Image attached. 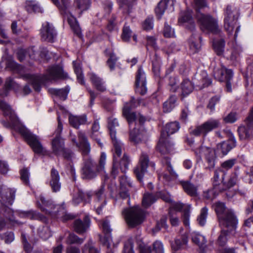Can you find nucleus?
<instances>
[{"instance_id": "1", "label": "nucleus", "mask_w": 253, "mask_h": 253, "mask_svg": "<svg viewBox=\"0 0 253 253\" xmlns=\"http://www.w3.org/2000/svg\"><path fill=\"white\" fill-rule=\"evenodd\" d=\"M0 109L3 111L4 116H9L10 120L9 126L14 128L22 136L33 152L37 154L44 155L46 151L39 137L19 124L18 118L10 106L0 100Z\"/></svg>"}, {"instance_id": "2", "label": "nucleus", "mask_w": 253, "mask_h": 253, "mask_svg": "<svg viewBox=\"0 0 253 253\" xmlns=\"http://www.w3.org/2000/svg\"><path fill=\"white\" fill-rule=\"evenodd\" d=\"M79 142L75 138L72 141L76 144L84 156V166L82 169V177L84 179H91L95 178L100 171L97 170V167L94 161L89 156L91 147L85 134L81 132L78 133Z\"/></svg>"}, {"instance_id": "3", "label": "nucleus", "mask_w": 253, "mask_h": 253, "mask_svg": "<svg viewBox=\"0 0 253 253\" xmlns=\"http://www.w3.org/2000/svg\"><path fill=\"white\" fill-rule=\"evenodd\" d=\"M23 78L32 85L36 91H39L41 85L46 82L65 79L67 78V74L60 66L53 65L49 67L43 75L26 74Z\"/></svg>"}, {"instance_id": "4", "label": "nucleus", "mask_w": 253, "mask_h": 253, "mask_svg": "<svg viewBox=\"0 0 253 253\" xmlns=\"http://www.w3.org/2000/svg\"><path fill=\"white\" fill-rule=\"evenodd\" d=\"M214 210L221 228L227 227L231 229L236 228L237 218L231 210L226 208L224 203L220 202L215 203Z\"/></svg>"}, {"instance_id": "5", "label": "nucleus", "mask_w": 253, "mask_h": 253, "mask_svg": "<svg viewBox=\"0 0 253 253\" xmlns=\"http://www.w3.org/2000/svg\"><path fill=\"white\" fill-rule=\"evenodd\" d=\"M141 100L135 99L134 97H131L130 100L126 102L123 109V115L127 120L129 126L136 121H138L140 125H143L145 122V118L139 113L132 111V109L135 108L139 105Z\"/></svg>"}, {"instance_id": "6", "label": "nucleus", "mask_w": 253, "mask_h": 253, "mask_svg": "<svg viewBox=\"0 0 253 253\" xmlns=\"http://www.w3.org/2000/svg\"><path fill=\"white\" fill-rule=\"evenodd\" d=\"M200 28L203 32L213 34H219L221 30L216 18L209 14H204L198 12L196 15Z\"/></svg>"}, {"instance_id": "7", "label": "nucleus", "mask_w": 253, "mask_h": 253, "mask_svg": "<svg viewBox=\"0 0 253 253\" xmlns=\"http://www.w3.org/2000/svg\"><path fill=\"white\" fill-rule=\"evenodd\" d=\"M221 126L219 120L211 118L201 125L197 126L193 128H190L189 133L195 136H207L212 130L219 128Z\"/></svg>"}, {"instance_id": "8", "label": "nucleus", "mask_w": 253, "mask_h": 253, "mask_svg": "<svg viewBox=\"0 0 253 253\" xmlns=\"http://www.w3.org/2000/svg\"><path fill=\"white\" fill-rule=\"evenodd\" d=\"M122 214L130 227H135L143 222L144 211L139 207L125 209L123 211Z\"/></svg>"}, {"instance_id": "9", "label": "nucleus", "mask_w": 253, "mask_h": 253, "mask_svg": "<svg viewBox=\"0 0 253 253\" xmlns=\"http://www.w3.org/2000/svg\"><path fill=\"white\" fill-rule=\"evenodd\" d=\"M239 17L238 10L231 6H227L225 13L224 28L229 34H232Z\"/></svg>"}, {"instance_id": "10", "label": "nucleus", "mask_w": 253, "mask_h": 253, "mask_svg": "<svg viewBox=\"0 0 253 253\" xmlns=\"http://www.w3.org/2000/svg\"><path fill=\"white\" fill-rule=\"evenodd\" d=\"M214 76L216 79L221 82L225 83V88L227 92L232 91V81L233 72L231 69L222 66L220 68L214 71Z\"/></svg>"}, {"instance_id": "11", "label": "nucleus", "mask_w": 253, "mask_h": 253, "mask_svg": "<svg viewBox=\"0 0 253 253\" xmlns=\"http://www.w3.org/2000/svg\"><path fill=\"white\" fill-rule=\"evenodd\" d=\"M238 131L241 139H248L253 136V107L244 121V125L240 126Z\"/></svg>"}, {"instance_id": "12", "label": "nucleus", "mask_w": 253, "mask_h": 253, "mask_svg": "<svg viewBox=\"0 0 253 253\" xmlns=\"http://www.w3.org/2000/svg\"><path fill=\"white\" fill-rule=\"evenodd\" d=\"M0 231L9 228L10 223L15 222L13 212L7 206H2L0 211Z\"/></svg>"}, {"instance_id": "13", "label": "nucleus", "mask_w": 253, "mask_h": 253, "mask_svg": "<svg viewBox=\"0 0 253 253\" xmlns=\"http://www.w3.org/2000/svg\"><path fill=\"white\" fill-rule=\"evenodd\" d=\"M157 149L162 154H169L172 152L174 149L173 143L169 138H168V135L164 131L161 132Z\"/></svg>"}, {"instance_id": "14", "label": "nucleus", "mask_w": 253, "mask_h": 253, "mask_svg": "<svg viewBox=\"0 0 253 253\" xmlns=\"http://www.w3.org/2000/svg\"><path fill=\"white\" fill-rule=\"evenodd\" d=\"M40 36L42 41L53 42L57 36V33L54 27L48 22L42 25L40 30Z\"/></svg>"}, {"instance_id": "15", "label": "nucleus", "mask_w": 253, "mask_h": 253, "mask_svg": "<svg viewBox=\"0 0 253 253\" xmlns=\"http://www.w3.org/2000/svg\"><path fill=\"white\" fill-rule=\"evenodd\" d=\"M62 130V125L61 122L58 120L57 128L56 129L54 134L55 138L52 141V149L53 152L56 155H60L62 151H63L64 142L60 137V134Z\"/></svg>"}, {"instance_id": "16", "label": "nucleus", "mask_w": 253, "mask_h": 253, "mask_svg": "<svg viewBox=\"0 0 253 253\" xmlns=\"http://www.w3.org/2000/svg\"><path fill=\"white\" fill-rule=\"evenodd\" d=\"M149 159L148 155L144 152H142L139 158V165L134 169V173L139 181H141L143 175L146 171Z\"/></svg>"}, {"instance_id": "17", "label": "nucleus", "mask_w": 253, "mask_h": 253, "mask_svg": "<svg viewBox=\"0 0 253 253\" xmlns=\"http://www.w3.org/2000/svg\"><path fill=\"white\" fill-rule=\"evenodd\" d=\"M148 138L146 130L143 128H134L130 130L129 139L130 142L136 145L145 142Z\"/></svg>"}, {"instance_id": "18", "label": "nucleus", "mask_w": 253, "mask_h": 253, "mask_svg": "<svg viewBox=\"0 0 253 253\" xmlns=\"http://www.w3.org/2000/svg\"><path fill=\"white\" fill-rule=\"evenodd\" d=\"M163 163L165 170L159 174V178H163L166 181H170L177 178L178 175L173 170L170 164V159L169 158H165Z\"/></svg>"}, {"instance_id": "19", "label": "nucleus", "mask_w": 253, "mask_h": 253, "mask_svg": "<svg viewBox=\"0 0 253 253\" xmlns=\"http://www.w3.org/2000/svg\"><path fill=\"white\" fill-rule=\"evenodd\" d=\"M120 189L118 196L120 198L125 199L129 197L128 193L129 188L131 187L132 185L130 180L127 176L123 174L119 177Z\"/></svg>"}, {"instance_id": "20", "label": "nucleus", "mask_w": 253, "mask_h": 253, "mask_svg": "<svg viewBox=\"0 0 253 253\" xmlns=\"http://www.w3.org/2000/svg\"><path fill=\"white\" fill-rule=\"evenodd\" d=\"M49 185L53 192H57L60 190L61 184L60 182L59 174L54 168H52L50 171Z\"/></svg>"}, {"instance_id": "21", "label": "nucleus", "mask_w": 253, "mask_h": 253, "mask_svg": "<svg viewBox=\"0 0 253 253\" xmlns=\"http://www.w3.org/2000/svg\"><path fill=\"white\" fill-rule=\"evenodd\" d=\"M16 190L7 188L3 189L0 187V196L2 202L6 205H11L15 199Z\"/></svg>"}, {"instance_id": "22", "label": "nucleus", "mask_w": 253, "mask_h": 253, "mask_svg": "<svg viewBox=\"0 0 253 253\" xmlns=\"http://www.w3.org/2000/svg\"><path fill=\"white\" fill-rule=\"evenodd\" d=\"M89 225V218L86 216L84 218L83 220L80 219L75 220L74 222L73 228L76 232L79 234H82L87 231Z\"/></svg>"}, {"instance_id": "23", "label": "nucleus", "mask_w": 253, "mask_h": 253, "mask_svg": "<svg viewBox=\"0 0 253 253\" xmlns=\"http://www.w3.org/2000/svg\"><path fill=\"white\" fill-rule=\"evenodd\" d=\"M61 14L63 15L64 18L67 19L69 25L74 33L79 36L81 34V31L76 18L73 16L69 10L66 11L65 13Z\"/></svg>"}, {"instance_id": "24", "label": "nucleus", "mask_w": 253, "mask_h": 253, "mask_svg": "<svg viewBox=\"0 0 253 253\" xmlns=\"http://www.w3.org/2000/svg\"><path fill=\"white\" fill-rule=\"evenodd\" d=\"M187 243V236L185 234L182 235L179 238H176L174 241L170 242L171 249L174 251L186 249Z\"/></svg>"}, {"instance_id": "25", "label": "nucleus", "mask_w": 253, "mask_h": 253, "mask_svg": "<svg viewBox=\"0 0 253 253\" xmlns=\"http://www.w3.org/2000/svg\"><path fill=\"white\" fill-rule=\"evenodd\" d=\"M178 22L181 23H185L187 28L191 31L195 29V24L192 18V13L190 11H187L181 13Z\"/></svg>"}, {"instance_id": "26", "label": "nucleus", "mask_w": 253, "mask_h": 253, "mask_svg": "<svg viewBox=\"0 0 253 253\" xmlns=\"http://www.w3.org/2000/svg\"><path fill=\"white\" fill-rule=\"evenodd\" d=\"M89 79L93 86L98 91L104 92L106 90V87L102 79L95 74L89 75Z\"/></svg>"}, {"instance_id": "27", "label": "nucleus", "mask_w": 253, "mask_h": 253, "mask_svg": "<svg viewBox=\"0 0 253 253\" xmlns=\"http://www.w3.org/2000/svg\"><path fill=\"white\" fill-rule=\"evenodd\" d=\"M90 0H74L75 11L81 16L84 11L86 10L90 6Z\"/></svg>"}, {"instance_id": "28", "label": "nucleus", "mask_w": 253, "mask_h": 253, "mask_svg": "<svg viewBox=\"0 0 253 253\" xmlns=\"http://www.w3.org/2000/svg\"><path fill=\"white\" fill-rule=\"evenodd\" d=\"M180 185L182 186L184 192L188 195L195 197L197 196V186L192 183L189 181H181Z\"/></svg>"}, {"instance_id": "29", "label": "nucleus", "mask_w": 253, "mask_h": 253, "mask_svg": "<svg viewBox=\"0 0 253 253\" xmlns=\"http://www.w3.org/2000/svg\"><path fill=\"white\" fill-rule=\"evenodd\" d=\"M20 216L32 220H39L43 222L46 221V218L44 216L33 210L22 211L20 213Z\"/></svg>"}, {"instance_id": "30", "label": "nucleus", "mask_w": 253, "mask_h": 253, "mask_svg": "<svg viewBox=\"0 0 253 253\" xmlns=\"http://www.w3.org/2000/svg\"><path fill=\"white\" fill-rule=\"evenodd\" d=\"M222 179L223 187L219 189V191L220 192L229 189L236 185L238 182V174L236 172L231 173L227 181H223V177H222Z\"/></svg>"}, {"instance_id": "31", "label": "nucleus", "mask_w": 253, "mask_h": 253, "mask_svg": "<svg viewBox=\"0 0 253 253\" xmlns=\"http://www.w3.org/2000/svg\"><path fill=\"white\" fill-rule=\"evenodd\" d=\"M70 124L74 127L78 128L81 125L85 124L87 121L86 116L84 115L81 116H70L69 118Z\"/></svg>"}, {"instance_id": "32", "label": "nucleus", "mask_w": 253, "mask_h": 253, "mask_svg": "<svg viewBox=\"0 0 253 253\" xmlns=\"http://www.w3.org/2000/svg\"><path fill=\"white\" fill-rule=\"evenodd\" d=\"M93 194L90 192L84 193L82 191L79 190L77 197H75L73 199V202L76 205H78L82 201L89 202Z\"/></svg>"}, {"instance_id": "33", "label": "nucleus", "mask_w": 253, "mask_h": 253, "mask_svg": "<svg viewBox=\"0 0 253 253\" xmlns=\"http://www.w3.org/2000/svg\"><path fill=\"white\" fill-rule=\"evenodd\" d=\"M201 41V37L193 34L189 41L190 49L193 53L198 51L200 48V42Z\"/></svg>"}, {"instance_id": "34", "label": "nucleus", "mask_w": 253, "mask_h": 253, "mask_svg": "<svg viewBox=\"0 0 253 253\" xmlns=\"http://www.w3.org/2000/svg\"><path fill=\"white\" fill-rule=\"evenodd\" d=\"M116 0L119 5V8L122 9L123 13L128 14L130 12L134 4V1L132 0Z\"/></svg>"}, {"instance_id": "35", "label": "nucleus", "mask_w": 253, "mask_h": 253, "mask_svg": "<svg viewBox=\"0 0 253 253\" xmlns=\"http://www.w3.org/2000/svg\"><path fill=\"white\" fill-rule=\"evenodd\" d=\"M181 95L183 97L188 95L192 92L193 86L191 81L188 79L184 80L180 84Z\"/></svg>"}, {"instance_id": "36", "label": "nucleus", "mask_w": 253, "mask_h": 253, "mask_svg": "<svg viewBox=\"0 0 253 253\" xmlns=\"http://www.w3.org/2000/svg\"><path fill=\"white\" fill-rule=\"evenodd\" d=\"M179 128L180 126L178 122H170L166 124L164 130H163L162 131H164L168 135V138H169V136L170 134L176 132Z\"/></svg>"}, {"instance_id": "37", "label": "nucleus", "mask_w": 253, "mask_h": 253, "mask_svg": "<svg viewBox=\"0 0 253 253\" xmlns=\"http://www.w3.org/2000/svg\"><path fill=\"white\" fill-rule=\"evenodd\" d=\"M100 128L99 123L95 121L92 125L91 128V134L90 137L95 140L100 147H103V144L100 142V139L98 137L100 132L98 131Z\"/></svg>"}, {"instance_id": "38", "label": "nucleus", "mask_w": 253, "mask_h": 253, "mask_svg": "<svg viewBox=\"0 0 253 253\" xmlns=\"http://www.w3.org/2000/svg\"><path fill=\"white\" fill-rule=\"evenodd\" d=\"M49 91L51 94L58 96L60 99L62 100H65L67 98V95L69 91V88L68 87L61 89L50 88Z\"/></svg>"}, {"instance_id": "39", "label": "nucleus", "mask_w": 253, "mask_h": 253, "mask_svg": "<svg viewBox=\"0 0 253 253\" xmlns=\"http://www.w3.org/2000/svg\"><path fill=\"white\" fill-rule=\"evenodd\" d=\"M152 63V69L155 76H159L160 73V66L161 61L160 57L156 53L151 57Z\"/></svg>"}, {"instance_id": "40", "label": "nucleus", "mask_w": 253, "mask_h": 253, "mask_svg": "<svg viewBox=\"0 0 253 253\" xmlns=\"http://www.w3.org/2000/svg\"><path fill=\"white\" fill-rule=\"evenodd\" d=\"M157 200L156 195L150 193H145L142 201L143 207L147 208L155 203Z\"/></svg>"}, {"instance_id": "41", "label": "nucleus", "mask_w": 253, "mask_h": 253, "mask_svg": "<svg viewBox=\"0 0 253 253\" xmlns=\"http://www.w3.org/2000/svg\"><path fill=\"white\" fill-rule=\"evenodd\" d=\"M199 81V83L197 85L200 88L208 86L211 83V79L208 77L207 72L204 71L201 72Z\"/></svg>"}, {"instance_id": "42", "label": "nucleus", "mask_w": 253, "mask_h": 253, "mask_svg": "<svg viewBox=\"0 0 253 253\" xmlns=\"http://www.w3.org/2000/svg\"><path fill=\"white\" fill-rule=\"evenodd\" d=\"M51 0L58 8L61 13H65L66 11H69L70 5L69 0H61V4L60 3L58 0Z\"/></svg>"}, {"instance_id": "43", "label": "nucleus", "mask_w": 253, "mask_h": 253, "mask_svg": "<svg viewBox=\"0 0 253 253\" xmlns=\"http://www.w3.org/2000/svg\"><path fill=\"white\" fill-rule=\"evenodd\" d=\"M105 52L106 55L109 57V58L107 61V65L110 69L112 71L114 70L115 68V65L118 58L115 54L112 51L106 50Z\"/></svg>"}, {"instance_id": "44", "label": "nucleus", "mask_w": 253, "mask_h": 253, "mask_svg": "<svg viewBox=\"0 0 253 253\" xmlns=\"http://www.w3.org/2000/svg\"><path fill=\"white\" fill-rule=\"evenodd\" d=\"M204 152L206 161L208 163L209 166L213 168L214 166L215 158L214 151L212 149L206 148L204 150Z\"/></svg>"}, {"instance_id": "45", "label": "nucleus", "mask_w": 253, "mask_h": 253, "mask_svg": "<svg viewBox=\"0 0 253 253\" xmlns=\"http://www.w3.org/2000/svg\"><path fill=\"white\" fill-rule=\"evenodd\" d=\"M112 142L114 147V160H118L117 159L120 157L122 153L123 146L121 143L115 137L112 139Z\"/></svg>"}, {"instance_id": "46", "label": "nucleus", "mask_w": 253, "mask_h": 253, "mask_svg": "<svg viewBox=\"0 0 253 253\" xmlns=\"http://www.w3.org/2000/svg\"><path fill=\"white\" fill-rule=\"evenodd\" d=\"M119 126L118 121L116 119L110 118L108 120V128L110 130V134L111 139L116 137V131L115 127Z\"/></svg>"}, {"instance_id": "47", "label": "nucleus", "mask_w": 253, "mask_h": 253, "mask_svg": "<svg viewBox=\"0 0 253 253\" xmlns=\"http://www.w3.org/2000/svg\"><path fill=\"white\" fill-rule=\"evenodd\" d=\"M225 46V41L223 39L213 42V47L215 52L218 55L223 54Z\"/></svg>"}, {"instance_id": "48", "label": "nucleus", "mask_w": 253, "mask_h": 253, "mask_svg": "<svg viewBox=\"0 0 253 253\" xmlns=\"http://www.w3.org/2000/svg\"><path fill=\"white\" fill-rule=\"evenodd\" d=\"M130 163L129 157L126 154H124L123 158L119 163L120 170L123 173H125L128 169V165Z\"/></svg>"}, {"instance_id": "49", "label": "nucleus", "mask_w": 253, "mask_h": 253, "mask_svg": "<svg viewBox=\"0 0 253 253\" xmlns=\"http://www.w3.org/2000/svg\"><path fill=\"white\" fill-rule=\"evenodd\" d=\"M17 84L13 81L11 78H8L6 80L4 84V92L0 93L2 96H5L7 95L8 91L13 88L16 87Z\"/></svg>"}, {"instance_id": "50", "label": "nucleus", "mask_w": 253, "mask_h": 253, "mask_svg": "<svg viewBox=\"0 0 253 253\" xmlns=\"http://www.w3.org/2000/svg\"><path fill=\"white\" fill-rule=\"evenodd\" d=\"M228 230L222 229L220 234L217 240V244L221 247L225 246L228 240Z\"/></svg>"}, {"instance_id": "51", "label": "nucleus", "mask_w": 253, "mask_h": 253, "mask_svg": "<svg viewBox=\"0 0 253 253\" xmlns=\"http://www.w3.org/2000/svg\"><path fill=\"white\" fill-rule=\"evenodd\" d=\"M208 209L206 207L201 209L200 215L197 218V221L200 226H203L205 225L208 215Z\"/></svg>"}, {"instance_id": "52", "label": "nucleus", "mask_w": 253, "mask_h": 253, "mask_svg": "<svg viewBox=\"0 0 253 253\" xmlns=\"http://www.w3.org/2000/svg\"><path fill=\"white\" fill-rule=\"evenodd\" d=\"M166 8L167 2L166 0H161L158 3L155 8V13L158 18L160 19L162 17Z\"/></svg>"}, {"instance_id": "53", "label": "nucleus", "mask_w": 253, "mask_h": 253, "mask_svg": "<svg viewBox=\"0 0 253 253\" xmlns=\"http://www.w3.org/2000/svg\"><path fill=\"white\" fill-rule=\"evenodd\" d=\"M146 83V75L142 68L139 67L136 73L135 84Z\"/></svg>"}, {"instance_id": "54", "label": "nucleus", "mask_w": 253, "mask_h": 253, "mask_svg": "<svg viewBox=\"0 0 253 253\" xmlns=\"http://www.w3.org/2000/svg\"><path fill=\"white\" fill-rule=\"evenodd\" d=\"M106 155L104 152H102L98 161V164L96 165L97 170L101 172H105V165L106 164Z\"/></svg>"}, {"instance_id": "55", "label": "nucleus", "mask_w": 253, "mask_h": 253, "mask_svg": "<svg viewBox=\"0 0 253 253\" xmlns=\"http://www.w3.org/2000/svg\"><path fill=\"white\" fill-rule=\"evenodd\" d=\"M135 91L136 93L141 95H145L147 91L146 83L135 84Z\"/></svg>"}, {"instance_id": "56", "label": "nucleus", "mask_w": 253, "mask_h": 253, "mask_svg": "<svg viewBox=\"0 0 253 253\" xmlns=\"http://www.w3.org/2000/svg\"><path fill=\"white\" fill-rule=\"evenodd\" d=\"M132 35V31L130 30L129 26L125 24L122 34V39L125 42H128Z\"/></svg>"}, {"instance_id": "57", "label": "nucleus", "mask_w": 253, "mask_h": 253, "mask_svg": "<svg viewBox=\"0 0 253 253\" xmlns=\"http://www.w3.org/2000/svg\"><path fill=\"white\" fill-rule=\"evenodd\" d=\"M84 239L79 238L74 234H70L67 239V243L69 244H81L83 243Z\"/></svg>"}, {"instance_id": "58", "label": "nucleus", "mask_w": 253, "mask_h": 253, "mask_svg": "<svg viewBox=\"0 0 253 253\" xmlns=\"http://www.w3.org/2000/svg\"><path fill=\"white\" fill-rule=\"evenodd\" d=\"M219 188H214L209 189L204 192L203 197L207 200H212L216 196V191H219Z\"/></svg>"}, {"instance_id": "59", "label": "nucleus", "mask_w": 253, "mask_h": 253, "mask_svg": "<svg viewBox=\"0 0 253 253\" xmlns=\"http://www.w3.org/2000/svg\"><path fill=\"white\" fill-rule=\"evenodd\" d=\"M192 240L194 243L200 247H203L206 243L205 237L200 234L193 235Z\"/></svg>"}, {"instance_id": "60", "label": "nucleus", "mask_w": 253, "mask_h": 253, "mask_svg": "<svg viewBox=\"0 0 253 253\" xmlns=\"http://www.w3.org/2000/svg\"><path fill=\"white\" fill-rule=\"evenodd\" d=\"M0 238L3 240L5 244H10L14 240V235L12 232H6L4 233L0 234Z\"/></svg>"}, {"instance_id": "61", "label": "nucleus", "mask_w": 253, "mask_h": 253, "mask_svg": "<svg viewBox=\"0 0 253 253\" xmlns=\"http://www.w3.org/2000/svg\"><path fill=\"white\" fill-rule=\"evenodd\" d=\"M137 245L139 250V253H151V247L145 245L141 239L137 240Z\"/></svg>"}, {"instance_id": "62", "label": "nucleus", "mask_w": 253, "mask_h": 253, "mask_svg": "<svg viewBox=\"0 0 253 253\" xmlns=\"http://www.w3.org/2000/svg\"><path fill=\"white\" fill-rule=\"evenodd\" d=\"M38 233L40 237L45 240L51 236V232L48 227L46 226H43L42 228L39 229Z\"/></svg>"}, {"instance_id": "63", "label": "nucleus", "mask_w": 253, "mask_h": 253, "mask_svg": "<svg viewBox=\"0 0 253 253\" xmlns=\"http://www.w3.org/2000/svg\"><path fill=\"white\" fill-rule=\"evenodd\" d=\"M178 80L176 77L170 76L169 78L168 85L169 86V89L174 92L176 91L177 89V86L176 85Z\"/></svg>"}, {"instance_id": "64", "label": "nucleus", "mask_w": 253, "mask_h": 253, "mask_svg": "<svg viewBox=\"0 0 253 253\" xmlns=\"http://www.w3.org/2000/svg\"><path fill=\"white\" fill-rule=\"evenodd\" d=\"M25 8L28 12H38L39 11V6L35 3V1H26Z\"/></svg>"}]
</instances>
